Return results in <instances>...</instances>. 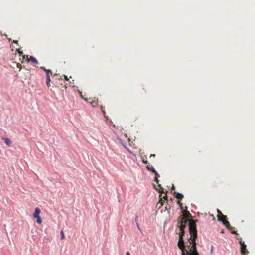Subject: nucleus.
<instances>
[{"label":"nucleus","mask_w":255,"mask_h":255,"mask_svg":"<svg viewBox=\"0 0 255 255\" xmlns=\"http://www.w3.org/2000/svg\"><path fill=\"white\" fill-rule=\"evenodd\" d=\"M196 222V220H192L190 222L189 230L190 236L186 243L183 240L185 229L182 225L179 226V230L178 233L179 241L177 246L182 251V255H199L197 250L195 242L197 237Z\"/></svg>","instance_id":"obj_1"},{"label":"nucleus","mask_w":255,"mask_h":255,"mask_svg":"<svg viewBox=\"0 0 255 255\" xmlns=\"http://www.w3.org/2000/svg\"><path fill=\"white\" fill-rule=\"evenodd\" d=\"M41 213V210L38 208H36L35 209L34 213L33 214V216L34 218L36 219V222L40 224L42 223V219L40 216V214Z\"/></svg>","instance_id":"obj_2"},{"label":"nucleus","mask_w":255,"mask_h":255,"mask_svg":"<svg viewBox=\"0 0 255 255\" xmlns=\"http://www.w3.org/2000/svg\"><path fill=\"white\" fill-rule=\"evenodd\" d=\"M159 186L161 189V190L159 191V193H160L159 202L161 203V205H162L165 200H167V197L166 196V192H164L163 188H161L160 185Z\"/></svg>","instance_id":"obj_3"},{"label":"nucleus","mask_w":255,"mask_h":255,"mask_svg":"<svg viewBox=\"0 0 255 255\" xmlns=\"http://www.w3.org/2000/svg\"><path fill=\"white\" fill-rule=\"evenodd\" d=\"M192 220H189L188 219L183 218L181 217H179L178 218V225H177V227H179V226L182 225L184 227V229H185L187 222H190Z\"/></svg>","instance_id":"obj_4"},{"label":"nucleus","mask_w":255,"mask_h":255,"mask_svg":"<svg viewBox=\"0 0 255 255\" xmlns=\"http://www.w3.org/2000/svg\"><path fill=\"white\" fill-rule=\"evenodd\" d=\"M23 60H25L27 62L31 61L35 64H38V62L37 60L32 56H28L26 55H22Z\"/></svg>","instance_id":"obj_5"},{"label":"nucleus","mask_w":255,"mask_h":255,"mask_svg":"<svg viewBox=\"0 0 255 255\" xmlns=\"http://www.w3.org/2000/svg\"><path fill=\"white\" fill-rule=\"evenodd\" d=\"M57 80H59V82L63 81L62 76H59L57 74H54L53 76V81H52L55 86L59 87V84L56 82Z\"/></svg>","instance_id":"obj_6"},{"label":"nucleus","mask_w":255,"mask_h":255,"mask_svg":"<svg viewBox=\"0 0 255 255\" xmlns=\"http://www.w3.org/2000/svg\"><path fill=\"white\" fill-rule=\"evenodd\" d=\"M239 243L241 245V253L243 255H247V254L248 253V251L246 249V245L244 244V242H242V240L239 241Z\"/></svg>","instance_id":"obj_7"},{"label":"nucleus","mask_w":255,"mask_h":255,"mask_svg":"<svg viewBox=\"0 0 255 255\" xmlns=\"http://www.w3.org/2000/svg\"><path fill=\"white\" fill-rule=\"evenodd\" d=\"M88 103H90L92 107H95L98 105V99L96 97H94L93 98H89Z\"/></svg>","instance_id":"obj_8"},{"label":"nucleus","mask_w":255,"mask_h":255,"mask_svg":"<svg viewBox=\"0 0 255 255\" xmlns=\"http://www.w3.org/2000/svg\"><path fill=\"white\" fill-rule=\"evenodd\" d=\"M40 69L45 72L46 78H50V76L52 75V72L50 69H47L43 66L41 67Z\"/></svg>","instance_id":"obj_9"},{"label":"nucleus","mask_w":255,"mask_h":255,"mask_svg":"<svg viewBox=\"0 0 255 255\" xmlns=\"http://www.w3.org/2000/svg\"><path fill=\"white\" fill-rule=\"evenodd\" d=\"M180 217H181L183 218L191 220L190 218L191 217V215L189 211L186 210L183 212V215Z\"/></svg>","instance_id":"obj_10"},{"label":"nucleus","mask_w":255,"mask_h":255,"mask_svg":"<svg viewBox=\"0 0 255 255\" xmlns=\"http://www.w3.org/2000/svg\"><path fill=\"white\" fill-rule=\"evenodd\" d=\"M147 169L148 170L151 171L152 172L154 173L155 175H158V176H159V174L155 170L153 166L150 165L149 163H148V164L147 165Z\"/></svg>","instance_id":"obj_11"},{"label":"nucleus","mask_w":255,"mask_h":255,"mask_svg":"<svg viewBox=\"0 0 255 255\" xmlns=\"http://www.w3.org/2000/svg\"><path fill=\"white\" fill-rule=\"evenodd\" d=\"M217 217L218 220L220 221L223 222V221L227 220V216L224 215L223 214L221 215H218Z\"/></svg>","instance_id":"obj_12"},{"label":"nucleus","mask_w":255,"mask_h":255,"mask_svg":"<svg viewBox=\"0 0 255 255\" xmlns=\"http://www.w3.org/2000/svg\"><path fill=\"white\" fill-rule=\"evenodd\" d=\"M2 139L4 140L5 143L8 146H9L11 144V141L10 140L7 138H5V137H3L2 138Z\"/></svg>","instance_id":"obj_13"},{"label":"nucleus","mask_w":255,"mask_h":255,"mask_svg":"<svg viewBox=\"0 0 255 255\" xmlns=\"http://www.w3.org/2000/svg\"><path fill=\"white\" fill-rule=\"evenodd\" d=\"M174 194H176L175 197L177 199H180V200H182L183 199V195L182 194L177 193V192H175Z\"/></svg>","instance_id":"obj_14"},{"label":"nucleus","mask_w":255,"mask_h":255,"mask_svg":"<svg viewBox=\"0 0 255 255\" xmlns=\"http://www.w3.org/2000/svg\"><path fill=\"white\" fill-rule=\"evenodd\" d=\"M223 224L227 227V229L229 228L231 225H230L229 222L227 220L223 221Z\"/></svg>","instance_id":"obj_15"},{"label":"nucleus","mask_w":255,"mask_h":255,"mask_svg":"<svg viewBox=\"0 0 255 255\" xmlns=\"http://www.w3.org/2000/svg\"><path fill=\"white\" fill-rule=\"evenodd\" d=\"M223 224L227 227V229L229 228L231 225H230L229 222L227 220L223 221Z\"/></svg>","instance_id":"obj_16"},{"label":"nucleus","mask_w":255,"mask_h":255,"mask_svg":"<svg viewBox=\"0 0 255 255\" xmlns=\"http://www.w3.org/2000/svg\"><path fill=\"white\" fill-rule=\"evenodd\" d=\"M228 229H229L232 234H237V232L235 230V228L234 227H233L231 226L230 228H228Z\"/></svg>","instance_id":"obj_17"},{"label":"nucleus","mask_w":255,"mask_h":255,"mask_svg":"<svg viewBox=\"0 0 255 255\" xmlns=\"http://www.w3.org/2000/svg\"><path fill=\"white\" fill-rule=\"evenodd\" d=\"M78 93H79L80 94V97L83 99L86 102H88V98H86L85 97H84V96H83V95L82 94V93L81 91H80V90H78Z\"/></svg>","instance_id":"obj_18"},{"label":"nucleus","mask_w":255,"mask_h":255,"mask_svg":"<svg viewBox=\"0 0 255 255\" xmlns=\"http://www.w3.org/2000/svg\"><path fill=\"white\" fill-rule=\"evenodd\" d=\"M51 79L50 78H46V84L48 87H51V85L50 84Z\"/></svg>","instance_id":"obj_19"},{"label":"nucleus","mask_w":255,"mask_h":255,"mask_svg":"<svg viewBox=\"0 0 255 255\" xmlns=\"http://www.w3.org/2000/svg\"><path fill=\"white\" fill-rule=\"evenodd\" d=\"M101 111L102 112L104 117L105 118L107 117L106 115V112H105V107L103 106H101Z\"/></svg>","instance_id":"obj_20"},{"label":"nucleus","mask_w":255,"mask_h":255,"mask_svg":"<svg viewBox=\"0 0 255 255\" xmlns=\"http://www.w3.org/2000/svg\"><path fill=\"white\" fill-rule=\"evenodd\" d=\"M16 51L20 55L23 54V51L20 49H17Z\"/></svg>","instance_id":"obj_21"},{"label":"nucleus","mask_w":255,"mask_h":255,"mask_svg":"<svg viewBox=\"0 0 255 255\" xmlns=\"http://www.w3.org/2000/svg\"><path fill=\"white\" fill-rule=\"evenodd\" d=\"M60 234H61V240L64 239V238H65V236H64V234L63 231H61V232H60Z\"/></svg>","instance_id":"obj_22"},{"label":"nucleus","mask_w":255,"mask_h":255,"mask_svg":"<svg viewBox=\"0 0 255 255\" xmlns=\"http://www.w3.org/2000/svg\"><path fill=\"white\" fill-rule=\"evenodd\" d=\"M177 204L179 205V206L181 208V209H183V207H182V202L179 200V201H178Z\"/></svg>","instance_id":"obj_23"},{"label":"nucleus","mask_w":255,"mask_h":255,"mask_svg":"<svg viewBox=\"0 0 255 255\" xmlns=\"http://www.w3.org/2000/svg\"><path fill=\"white\" fill-rule=\"evenodd\" d=\"M156 176V177H155V181H156V183H158L159 181L158 180V177H159V176H158V175H155Z\"/></svg>","instance_id":"obj_24"},{"label":"nucleus","mask_w":255,"mask_h":255,"mask_svg":"<svg viewBox=\"0 0 255 255\" xmlns=\"http://www.w3.org/2000/svg\"><path fill=\"white\" fill-rule=\"evenodd\" d=\"M142 162L145 163V164H147V165H148V163H149L147 160H145L144 159L142 160Z\"/></svg>","instance_id":"obj_25"},{"label":"nucleus","mask_w":255,"mask_h":255,"mask_svg":"<svg viewBox=\"0 0 255 255\" xmlns=\"http://www.w3.org/2000/svg\"><path fill=\"white\" fill-rule=\"evenodd\" d=\"M119 141H120V142L125 147V148L127 149V148L124 145V144L123 143L122 141V140L121 139H119Z\"/></svg>","instance_id":"obj_26"},{"label":"nucleus","mask_w":255,"mask_h":255,"mask_svg":"<svg viewBox=\"0 0 255 255\" xmlns=\"http://www.w3.org/2000/svg\"><path fill=\"white\" fill-rule=\"evenodd\" d=\"M217 212H218V215L222 214L221 211H220L219 209H217Z\"/></svg>","instance_id":"obj_27"},{"label":"nucleus","mask_w":255,"mask_h":255,"mask_svg":"<svg viewBox=\"0 0 255 255\" xmlns=\"http://www.w3.org/2000/svg\"><path fill=\"white\" fill-rule=\"evenodd\" d=\"M17 66L18 68L20 69L21 67V65L20 64H19V63H17Z\"/></svg>","instance_id":"obj_28"},{"label":"nucleus","mask_w":255,"mask_h":255,"mask_svg":"<svg viewBox=\"0 0 255 255\" xmlns=\"http://www.w3.org/2000/svg\"><path fill=\"white\" fill-rule=\"evenodd\" d=\"M64 79H65L66 81H68V78L67 77V76L64 75Z\"/></svg>","instance_id":"obj_29"},{"label":"nucleus","mask_w":255,"mask_h":255,"mask_svg":"<svg viewBox=\"0 0 255 255\" xmlns=\"http://www.w3.org/2000/svg\"><path fill=\"white\" fill-rule=\"evenodd\" d=\"M12 42L13 43L18 44V41L17 40H13Z\"/></svg>","instance_id":"obj_30"},{"label":"nucleus","mask_w":255,"mask_h":255,"mask_svg":"<svg viewBox=\"0 0 255 255\" xmlns=\"http://www.w3.org/2000/svg\"><path fill=\"white\" fill-rule=\"evenodd\" d=\"M174 189H175V187H174V186L173 185H172V188H171V190H174Z\"/></svg>","instance_id":"obj_31"},{"label":"nucleus","mask_w":255,"mask_h":255,"mask_svg":"<svg viewBox=\"0 0 255 255\" xmlns=\"http://www.w3.org/2000/svg\"><path fill=\"white\" fill-rule=\"evenodd\" d=\"M136 224H137V226L138 229L139 230H140V231H141L140 228V227H139V226L138 224L137 223H136Z\"/></svg>","instance_id":"obj_32"},{"label":"nucleus","mask_w":255,"mask_h":255,"mask_svg":"<svg viewBox=\"0 0 255 255\" xmlns=\"http://www.w3.org/2000/svg\"><path fill=\"white\" fill-rule=\"evenodd\" d=\"M155 154H154L150 155V157H155Z\"/></svg>","instance_id":"obj_33"},{"label":"nucleus","mask_w":255,"mask_h":255,"mask_svg":"<svg viewBox=\"0 0 255 255\" xmlns=\"http://www.w3.org/2000/svg\"><path fill=\"white\" fill-rule=\"evenodd\" d=\"M67 84H64L63 87H64V88L66 89L67 88V86H66Z\"/></svg>","instance_id":"obj_34"},{"label":"nucleus","mask_w":255,"mask_h":255,"mask_svg":"<svg viewBox=\"0 0 255 255\" xmlns=\"http://www.w3.org/2000/svg\"><path fill=\"white\" fill-rule=\"evenodd\" d=\"M126 255H130V253L129 252H128L127 253H126Z\"/></svg>","instance_id":"obj_35"},{"label":"nucleus","mask_w":255,"mask_h":255,"mask_svg":"<svg viewBox=\"0 0 255 255\" xmlns=\"http://www.w3.org/2000/svg\"><path fill=\"white\" fill-rule=\"evenodd\" d=\"M60 85H63V83H60Z\"/></svg>","instance_id":"obj_36"}]
</instances>
